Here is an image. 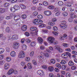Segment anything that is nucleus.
I'll list each match as a JSON object with an SVG mask.
<instances>
[{
	"instance_id": "17",
	"label": "nucleus",
	"mask_w": 77,
	"mask_h": 77,
	"mask_svg": "<svg viewBox=\"0 0 77 77\" xmlns=\"http://www.w3.org/2000/svg\"><path fill=\"white\" fill-rule=\"evenodd\" d=\"M30 30L31 31H32L33 32L34 31H35V30H37V28L36 27L32 26L30 27Z\"/></svg>"
},
{
	"instance_id": "44",
	"label": "nucleus",
	"mask_w": 77,
	"mask_h": 77,
	"mask_svg": "<svg viewBox=\"0 0 77 77\" xmlns=\"http://www.w3.org/2000/svg\"><path fill=\"white\" fill-rule=\"evenodd\" d=\"M6 60L8 62H10L11 60V58L10 57H8L6 58Z\"/></svg>"
},
{
	"instance_id": "24",
	"label": "nucleus",
	"mask_w": 77,
	"mask_h": 77,
	"mask_svg": "<svg viewBox=\"0 0 77 77\" xmlns=\"http://www.w3.org/2000/svg\"><path fill=\"white\" fill-rule=\"evenodd\" d=\"M5 12V9L3 8H0V14H2L4 13Z\"/></svg>"
},
{
	"instance_id": "54",
	"label": "nucleus",
	"mask_w": 77,
	"mask_h": 77,
	"mask_svg": "<svg viewBox=\"0 0 77 77\" xmlns=\"http://www.w3.org/2000/svg\"><path fill=\"white\" fill-rule=\"evenodd\" d=\"M33 54H34V51H32V52H31V53L30 54V56L31 57H32Z\"/></svg>"
},
{
	"instance_id": "6",
	"label": "nucleus",
	"mask_w": 77,
	"mask_h": 77,
	"mask_svg": "<svg viewBox=\"0 0 77 77\" xmlns=\"http://www.w3.org/2000/svg\"><path fill=\"white\" fill-rule=\"evenodd\" d=\"M55 39V38L52 37H49L48 38V41H49V43L50 44L53 43V42H54V41Z\"/></svg>"
},
{
	"instance_id": "30",
	"label": "nucleus",
	"mask_w": 77,
	"mask_h": 77,
	"mask_svg": "<svg viewBox=\"0 0 77 77\" xmlns=\"http://www.w3.org/2000/svg\"><path fill=\"white\" fill-rule=\"evenodd\" d=\"M10 10L13 12H15L16 11V10L14 7V8L11 7L10 8Z\"/></svg>"
},
{
	"instance_id": "8",
	"label": "nucleus",
	"mask_w": 77,
	"mask_h": 77,
	"mask_svg": "<svg viewBox=\"0 0 77 77\" xmlns=\"http://www.w3.org/2000/svg\"><path fill=\"white\" fill-rule=\"evenodd\" d=\"M37 73L38 74L40 75L41 76H43L44 75V72L43 71L39 70L37 71Z\"/></svg>"
},
{
	"instance_id": "43",
	"label": "nucleus",
	"mask_w": 77,
	"mask_h": 77,
	"mask_svg": "<svg viewBox=\"0 0 77 77\" xmlns=\"http://www.w3.org/2000/svg\"><path fill=\"white\" fill-rule=\"evenodd\" d=\"M38 58L39 59H40V60H42L44 59V57L41 56H39L38 57Z\"/></svg>"
},
{
	"instance_id": "20",
	"label": "nucleus",
	"mask_w": 77,
	"mask_h": 77,
	"mask_svg": "<svg viewBox=\"0 0 77 77\" xmlns=\"http://www.w3.org/2000/svg\"><path fill=\"white\" fill-rule=\"evenodd\" d=\"M14 7L15 8L16 11H17V10H19L20 9V7L17 5H14Z\"/></svg>"
},
{
	"instance_id": "2",
	"label": "nucleus",
	"mask_w": 77,
	"mask_h": 77,
	"mask_svg": "<svg viewBox=\"0 0 77 77\" xmlns=\"http://www.w3.org/2000/svg\"><path fill=\"white\" fill-rule=\"evenodd\" d=\"M60 26L61 28H62L63 29H65L66 28V27H67L66 22L65 21L62 22Z\"/></svg>"
},
{
	"instance_id": "14",
	"label": "nucleus",
	"mask_w": 77,
	"mask_h": 77,
	"mask_svg": "<svg viewBox=\"0 0 77 77\" xmlns=\"http://www.w3.org/2000/svg\"><path fill=\"white\" fill-rule=\"evenodd\" d=\"M44 14H45L46 15H51V12L50 11H45L44 12Z\"/></svg>"
},
{
	"instance_id": "10",
	"label": "nucleus",
	"mask_w": 77,
	"mask_h": 77,
	"mask_svg": "<svg viewBox=\"0 0 77 77\" xmlns=\"http://www.w3.org/2000/svg\"><path fill=\"white\" fill-rule=\"evenodd\" d=\"M69 15L70 17H71L72 18H75L77 17V16L75 15L74 13L72 12L70 13Z\"/></svg>"
},
{
	"instance_id": "11",
	"label": "nucleus",
	"mask_w": 77,
	"mask_h": 77,
	"mask_svg": "<svg viewBox=\"0 0 77 77\" xmlns=\"http://www.w3.org/2000/svg\"><path fill=\"white\" fill-rule=\"evenodd\" d=\"M14 69H11L9 71L7 72V74L8 75H11V74H12L13 73H14Z\"/></svg>"
},
{
	"instance_id": "29",
	"label": "nucleus",
	"mask_w": 77,
	"mask_h": 77,
	"mask_svg": "<svg viewBox=\"0 0 77 77\" xmlns=\"http://www.w3.org/2000/svg\"><path fill=\"white\" fill-rule=\"evenodd\" d=\"M27 46L26 45H23L22 48L23 50H26V49H27Z\"/></svg>"
},
{
	"instance_id": "4",
	"label": "nucleus",
	"mask_w": 77,
	"mask_h": 77,
	"mask_svg": "<svg viewBox=\"0 0 77 77\" xmlns=\"http://www.w3.org/2000/svg\"><path fill=\"white\" fill-rule=\"evenodd\" d=\"M18 56L19 58H24L25 57V53L23 51H20Z\"/></svg>"
},
{
	"instance_id": "47",
	"label": "nucleus",
	"mask_w": 77,
	"mask_h": 77,
	"mask_svg": "<svg viewBox=\"0 0 77 77\" xmlns=\"http://www.w3.org/2000/svg\"><path fill=\"white\" fill-rule=\"evenodd\" d=\"M43 21L41 20H38V24H42V23Z\"/></svg>"
},
{
	"instance_id": "58",
	"label": "nucleus",
	"mask_w": 77,
	"mask_h": 77,
	"mask_svg": "<svg viewBox=\"0 0 77 77\" xmlns=\"http://www.w3.org/2000/svg\"><path fill=\"white\" fill-rule=\"evenodd\" d=\"M52 33L54 35H58V33L56 32H52Z\"/></svg>"
},
{
	"instance_id": "9",
	"label": "nucleus",
	"mask_w": 77,
	"mask_h": 77,
	"mask_svg": "<svg viewBox=\"0 0 77 77\" xmlns=\"http://www.w3.org/2000/svg\"><path fill=\"white\" fill-rule=\"evenodd\" d=\"M41 54L42 56H44L45 57H50V54L48 53H44L43 52H41Z\"/></svg>"
},
{
	"instance_id": "22",
	"label": "nucleus",
	"mask_w": 77,
	"mask_h": 77,
	"mask_svg": "<svg viewBox=\"0 0 77 77\" xmlns=\"http://www.w3.org/2000/svg\"><path fill=\"white\" fill-rule=\"evenodd\" d=\"M39 20L38 19H34V21H33V23L35 24H38V21Z\"/></svg>"
},
{
	"instance_id": "3",
	"label": "nucleus",
	"mask_w": 77,
	"mask_h": 77,
	"mask_svg": "<svg viewBox=\"0 0 77 77\" xmlns=\"http://www.w3.org/2000/svg\"><path fill=\"white\" fill-rule=\"evenodd\" d=\"M55 49L57 50H58L59 52L62 53L63 51V50L61 48L60 46L58 45H56L54 47Z\"/></svg>"
},
{
	"instance_id": "46",
	"label": "nucleus",
	"mask_w": 77,
	"mask_h": 77,
	"mask_svg": "<svg viewBox=\"0 0 77 77\" xmlns=\"http://www.w3.org/2000/svg\"><path fill=\"white\" fill-rule=\"evenodd\" d=\"M63 15L64 16V17H66L68 15V13L66 12H64L63 14Z\"/></svg>"
},
{
	"instance_id": "25",
	"label": "nucleus",
	"mask_w": 77,
	"mask_h": 77,
	"mask_svg": "<svg viewBox=\"0 0 77 77\" xmlns=\"http://www.w3.org/2000/svg\"><path fill=\"white\" fill-rule=\"evenodd\" d=\"M60 63L62 65H65L66 63V62L65 61V60H62L60 62Z\"/></svg>"
},
{
	"instance_id": "32",
	"label": "nucleus",
	"mask_w": 77,
	"mask_h": 77,
	"mask_svg": "<svg viewBox=\"0 0 77 77\" xmlns=\"http://www.w3.org/2000/svg\"><path fill=\"white\" fill-rule=\"evenodd\" d=\"M27 66L29 69H32V66L31 63H28L27 64Z\"/></svg>"
},
{
	"instance_id": "51",
	"label": "nucleus",
	"mask_w": 77,
	"mask_h": 77,
	"mask_svg": "<svg viewBox=\"0 0 77 77\" xmlns=\"http://www.w3.org/2000/svg\"><path fill=\"white\" fill-rule=\"evenodd\" d=\"M53 29L54 31H56L57 30V28L56 26H55L53 27Z\"/></svg>"
},
{
	"instance_id": "23",
	"label": "nucleus",
	"mask_w": 77,
	"mask_h": 77,
	"mask_svg": "<svg viewBox=\"0 0 77 77\" xmlns=\"http://www.w3.org/2000/svg\"><path fill=\"white\" fill-rule=\"evenodd\" d=\"M31 46L32 47H34L36 45V42H33L31 43L30 44Z\"/></svg>"
},
{
	"instance_id": "34",
	"label": "nucleus",
	"mask_w": 77,
	"mask_h": 77,
	"mask_svg": "<svg viewBox=\"0 0 77 77\" xmlns=\"http://www.w3.org/2000/svg\"><path fill=\"white\" fill-rule=\"evenodd\" d=\"M38 12L35 11L33 13L32 15L34 17H36L38 15Z\"/></svg>"
},
{
	"instance_id": "45",
	"label": "nucleus",
	"mask_w": 77,
	"mask_h": 77,
	"mask_svg": "<svg viewBox=\"0 0 77 77\" xmlns=\"http://www.w3.org/2000/svg\"><path fill=\"white\" fill-rule=\"evenodd\" d=\"M60 12L58 11L55 14V16H59L60 15Z\"/></svg>"
},
{
	"instance_id": "33",
	"label": "nucleus",
	"mask_w": 77,
	"mask_h": 77,
	"mask_svg": "<svg viewBox=\"0 0 77 77\" xmlns=\"http://www.w3.org/2000/svg\"><path fill=\"white\" fill-rule=\"evenodd\" d=\"M42 3L43 5H44V6H48V2L45 1L43 2Z\"/></svg>"
},
{
	"instance_id": "31",
	"label": "nucleus",
	"mask_w": 77,
	"mask_h": 77,
	"mask_svg": "<svg viewBox=\"0 0 77 77\" xmlns=\"http://www.w3.org/2000/svg\"><path fill=\"white\" fill-rule=\"evenodd\" d=\"M74 9H75V7L72 6L70 8L69 11L71 12H73V11H74Z\"/></svg>"
},
{
	"instance_id": "49",
	"label": "nucleus",
	"mask_w": 77,
	"mask_h": 77,
	"mask_svg": "<svg viewBox=\"0 0 77 77\" xmlns=\"http://www.w3.org/2000/svg\"><path fill=\"white\" fill-rule=\"evenodd\" d=\"M71 76V74L69 73H67L66 74V77H70Z\"/></svg>"
},
{
	"instance_id": "62",
	"label": "nucleus",
	"mask_w": 77,
	"mask_h": 77,
	"mask_svg": "<svg viewBox=\"0 0 77 77\" xmlns=\"http://www.w3.org/2000/svg\"><path fill=\"white\" fill-rule=\"evenodd\" d=\"M32 63H33V64H35V65H36V61H35V60H32Z\"/></svg>"
},
{
	"instance_id": "42",
	"label": "nucleus",
	"mask_w": 77,
	"mask_h": 77,
	"mask_svg": "<svg viewBox=\"0 0 77 77\" xmlns=\"http://www.w3.org/2000/svg\"><path fill=\"white\" fill-rule=\"evenodd\" d=\"M5 63V61L1 60L0 61V65H3Z\"/></svg>"
},
{
	"instance_id": "39",
	"label": "nucleus",
	"mask_w": 77,
	"mask_h": 77,
	"mask_svg": "<svg viewBox=\"0 0 77 77\" xmlns=\"http://www.w3.org/2000/svg\"><path fill=\"white\" fill-rule=\"evenodd\" d=\"M21 17L23 19H26L27 17V16L26 14H23L22 15Z\"/></svg>"
},
{
	"instance_id": "27",
	"label": "nucleus",
	"mask_w": 77,
	"mask_h": 77,
	"mask_svg": "<svg viewBox=\"0 0 77 77\" xmlns=\"http://www.w3.org/2000/svg\"><path fill=\"white\" fill-rule=\"evenodd\" d=\"M51 63L52 64H54L56 62V61H55V60L54 59H51Z\"/></svg>"
},
{
	"instance_id": "55",
	"label": "nucleus",
	"mask_w": 77,
	"mask_h": 77,
	"mask_svg": "<svg viewBox=\"0 0 77 77\" xmlns=\"http://www.w3.org/2000/svg\"><path fill=\"white\" fill-rule=\"evenodd\" d=\"M40 48L41 50H44L45 49V47L43 45H42L40 46Z\"/></svg>"
},
{
	"instance_id": "61",
	"label": "nucleus",
	"mask_w": 77,
	"mask_h": 77,
	"mask_svg": "<svg viewBox=\"0 0 77 77\" xmlns=\"http://www.w3.org/2000/svg\"><path fill=\"white\" fill-rule=\"evenodd\" d=\"M20 64H21L22 66H24V65L26 64V63H25V62H24L23 61H22L20 63Z\"/></svg>"
},
{
	"instance_id": "53",
	"label": "nucleus",
	"mask_w": 77,
	"mask_h": 77,
	"mask_svg": "<svg viewBox=\"0 0 77 77\" xmlns=\"http://www.w3.org/2000/svg\"><path fill=\"white\" fill-rule=\"evenodd\" d=\"M45 26V25L44 24H42L39 25V27H44Z\"/></svg>"
},
{
	"instance_id": "19",
	"label": "nucleus",
	"mask_w": 77,
	"mask_h": 77,
	"mask_svg": "<svg viewBox=\"0 0 77 77\" xmlns=\"http://www.w3.org/2000/svg\"><path fill=\"white\" fill-rule=\"evenodd\" d=\"M38 41L40 44H42V42H43V40L41 38L39 37L38 38Z\"/></svg>"
},
{
	"instance_id": "28",
	"label": "nucleus",
	"mask_w": 77,
	"mask_h": 77,
	"mask_svg": "<svg viewBox=\"0 0 77 77\" xmlns=\"http://www.w3.org/2000/svg\"><path fill=\"white\" fill-rule=\"evenodd\" d=\"M58 4L59 6H62L63 5V3L62 1H59L58 2Z\"/></svg>"
},
{
	"instance_id": "56",
	"label": "nucleus",
	"mask_w": 77,
	"mask_h": 77,
	"mask_svg": "<svg viewBox=\"0 0 77 77\" xmlns=\"http://www.w3.org/2000/svg\"><path fill=\"white\" fill-rule=\"evenodd\" d=\"M25 60H26V61H28V62H29V61L30 60V58L29 57H26Z\"/></svg>"
},
{
	"instance_id": "12",
	"label": "nucleus",
	"mask_w": 77,
	"mask_h": 77,
	"mask_svg": "<svg viewBox=\"0 0 77 77\" xmlns=\"http://www.w3.org/2000/svg\"><path fill=\"white\" fill-rule=\"evenodd\" d=\"M18 38V36L17 35H14L12 36L11 38V39L12 40H16Z\"/></svg>"
},
{
	"instance_id": "57",
	"label": "nucleus",
	"mask_w": 77,
	"mask_h": 77,
	"mask_svg": "<svg viewBox=\"0 0 77 77\" xmlns=\"http://www.w3.org/2000/svg\"><path fill=\"white\" fill-rule=\"evenodd\" d=\"M5 18L6 20H9V19H11L12 17L11 16H8L5 17Z\"/></svg>"
},
{
	"instance_id": "38",
	"label": "nucleus",
	"mask_w": 77,
	"mask_h": 77,
	"mask_svg": "<svg viewBox=\"0 0 77 77\" xmlns=\"http://www.w3.org/2000/svg\"><path fill=\"white\" fill-rule=\"evenodd\" d=\"M42 15L41 14H40L39 15H38L37 16V18L39 20H41V19H42Z\"/></svg>"
},
{
	"instance_id": "41",
	"label": "nucleus",
	"mask_w": 77,
	"mask_h": 77,
	"mask_svg": "<svg viewBox=\"0 0 77 77\" xmlns=\"http://www.w3.org/2000/svg\"><path fill=\"white\" fill-rule=\"evenodd\" d=\"M48 8L50 9H53L54 8V6L50 5L48 6Z\"/></svg>"
},
{
	"instance_id": "63",
	"label": "nucleus",
	"mask_w": 77,
	"mask_h": 77,
	"mask_svg": "<svg viewBox=\"0 0 77 77\" xmlns=\"http://www.w3.org/2000/svg\"><path fill=\"white\" fill-rule=\"evenodd\" d=\"M72 54H75V55H77V52H76L75 51H72Z\"/></svg>"
},
{
	"instance_id": "50",
	"label": "nucleus",
	"mask_w": 77,
	"mask_h": 77,
	"mask_svg": "<svg viewBox=\"0 0 77 77\" xmlns=\"http://www.w3.org/2000/svg\"><path fill=\"white\" fill-rule=\"evenodd\" d=\"M62 56L63 57L66 58L67 57V55L66 54H63L62 55Z\"/></svg>"
},
{
	"instance_id": "15",
	"label": "nucleus",
	"mask_w": 77,
	"mask_h": 77,
	"mask_svg": "<svg viewBox=\"0 0 77 77\" xmlns=\"http://www.w3.org/2000/svg\"><path fill=\"white\" fill-rule=\"evenodd\" d=\"M16 55V53L14 51H11L10 53V56L12 57H15Z\"/></svg>"
},
{
	"instance_id": "35",
	"label": "nucleus",
	"mask_w": 77,
	"mask_h": 77,
	"mask_svg": "<svg viewBox=\"0 0 77 77\" xmlns=\"http://www.w3.org/2000/svg\"><path fill=\"white\" fill-rule=\"evenodd\" d=\"M5 51V50L3 48H1L0 49V54H2L3 53L4 51Z\"/></svg>"
},
{
	"instance_id": "26",
	"label": "nucleus",
	"mask_w": 77,
	"mask_h": 77,
	"mask_svg": "<svg viewBox=\"0 0 77 77\" xmlns=\"http://www.w3.org/2000/svg\"><path fill=\"white\" fill-rule=\"evenodd\" d=\"M20 7L22 9H26V7L23 4H21L20 5Z\"/></svg>"
},
{
	"instance_id": "5",
	"label": "nucleus",
	"mask_w": 77,
	"mask_h": 77,
	"mask_svg": "<svg viewBox=\"0 0 77 77\" xmlns=\"http://www.w3.org/2000/svg\"><path fill=\"white\" fill-rule=\"evenodd\" d=\"M20 46V43L17 42H14L13 43V47L14 49H17Z\"/></svg>"
},
{
	"instance_id": "59",
	"label": "nucleus",
	"mask_w": 77,
	"mask_h": 77,
	"mask_svg": "<svg viewBox=\"0 0 77 77\" xmlns=\"http://www.w3.org/2000/svg\"><path fill=\"white\" fill-rule=\"evenodd\" d=\"M3 57H4V55H0V60H2L3 59Z\"/></svg>"
},
{
	"instance_id": "16",
	"label": "nucleus",
	"mask_w": 77,
	"mask_h": 77,
	"mask_svg": "<svg viewBox=\"0 0 77 77\" xmlns=\"http://www.w3.org/2000/svg\"><path fill=\"white\" fill-rule=\"evenodd\" d=\"M48 70L50 72H52L54 71V68L53 66H49L48 68Z\"/></svg>"
},
{
	"instance_id": "52",
	"label": "nucleus",
	"mask_w": 77,
	"mask_h": 77,
	"mask_svg": "<svg viewBox=\"0 0 77 77\" xmlns=\"http://www.w3.org/2000/svg\"><path fill=\"white\" fill-rule=\"evenodd\" d=\"M73 18H70L69 19V22H72L73 21Z\"/></svg>"
},
{
	"instance_id": "36",
	"label": "nucleus",
	"mask_w": 77,
	"mask_h": 77,
	"mask_svg": "<svg viewBox=\"0 0 77 77\" xmlns=\"http://www.w3.org/2000/svg\"><path fill=\"white\" fill-rule=\"evenodd\" d=\"M56 66H57V68H59V69H60V68H61V66L59 63L56 64Z\"/></svg>"
},
{
	"instance_id": "37",
	"label": "nucleus",
	"mask_w": 77,
	"mask_h": 77,
	"mask_svg": "<svg viewBox=\"0 0 77 77\" xmlns=\"http://www.w3.org/2000/svg\"><path fill=\"white\" fill-rule=\"evenodd\" d=\"M4 7L5 8H7V7H8L9 6V3H6L4 5Z\"/></svg>"
},
{
	"instance_id": "7",
	"label": "nucleus",
	"mask_w": 77,
	"mask_h": 77,
	"mask_svg": "<svg viewBox=\"0 0 77 77\" xmlns=\"http://www.w3.org/2000/svg\"><path fill=\"white\" fill-rule=\"evenodd\" d=\"M56 21V18H54L52 19V21L53 23L52 22H49L48 23V24L49 25H50V26H54V25H55V23H54V22H55V21Z\"/></svg>"
},
{
	"instance_id": "13",
	"label": "nucleus",
	"mask_w": 77,
	"mask_h": 77,
	"mask_svg": "<svg viewBox=\"0 0 77 77\" xmlns=\"http://www.w3.org/2000/svg\"><path fill=\"white\" fill-rule=\"evenodd\" d=\"M27 27L26 25H23L21 27V30L23 31H26L27 30Z\"/></svg>"
},
{
	"instance_id": "60",
	"label": "nucleus",
	"mask_w": 77,
	"mask_h": 77,
	"mask_svg": "<svg viewBox=\"0 0 77 77\" xmlns=\"http://www.w3.org/2000/svg\"><path fill=\"white\" fill-rule=\"evenodd\" d=\"M32 2L33 4H36L37 2L36 0H33Z\"/></svg>"
},
{
	"instance_id": "1",
	"label": "nucleus",
	"mask_w": 77,
	"mask_h": 77,
	"mask_svg": "<svg viewBox=\"0 0 77 77\" xmlns=\"http://www.w3.org/2000/svg\"><path fill=\"white\" fill-rule=\"evenodd\" d=\"M20 17H21L19 15H14V20L15 21H15L16 24H18L21 22V20L20 19Z\"/></svg>"
},
{
	"instance_id": "18",
	"label": "nucleus",
	"mask_w": 77,
	"mask_h": 77,
	"mask_svg": "<svg viewBox=\"0 0 77 77\" xmlns=\"http://www.w3.org/2000/svg\"><path fill=\"white\" fill-rule=\"evenodd\" d=\"M9 68V64L8 63H5L4 65V68L5 69H8Z\"/></svg>"
},
{
	"instance_id": "40",
	"label": "nucleus",
	"mask_w": 77,
	"mask_h": 77,
	"mask_svg": "<svg viewBox=\"0 0 77 77\" xmlns=\"http://www.w3.org/2000/svg\"><path fill=\"white\" fill-rule=\"evenodd\" d=\"M6 32H7V33H9L10 31V28H9V27H7L6 28Z\"/></svg>"
},
{
	"instance_id": "48",
	"label": "nucleus",
	"mask_w": 77,
	"mask_h": 77,
	"mask_svg": "<svg viewBox=\"0 0 77 77\" xmlns=\"http://www.w3.org/2000/svg\"><path fill=\"white\" fill-rule=\"evenodd\" d=\"M63 46H64V47H68V45L66 43H64L63 44Z\"/></svg>"
},
{
	"instance_id": "64",
	"label": "nucleus",
	"mask_w": 77,
	"mask_h": 77,
	"mask_svg": "<svg viewBox=\"0 0 77 77\" xmlns=\"http://www.w3.org/2000/svg\"><path fill=\"white\" fill-rule=\"evenodd\" d=\"M49 76L50 77H54V75L51 73L49 74Z\"/></svg>"
},
{
	"instance_id": "21",
	"label": "nucleus",
	"mask_w": 77,
	"mask_h": 77,
	"mask_svg": "<svg viewBox=\"0 0 77 77\" xmlns=\"http://www.w3.org/2000/svg\"><path fill=\"white\" fill-rule=\"evenodd\" d=\"M68 65L69 66H73V65H74V63L72 61H70L68 63Z\"/></svg>"
}]
</instances>
